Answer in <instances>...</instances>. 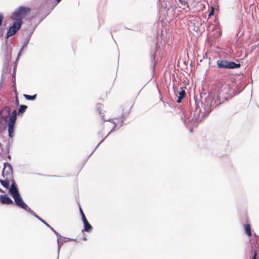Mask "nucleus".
<instances>
[{"mask_svg":"<svg viewBox=\"0 0 259 259\" xmlns=\"http://www.w3.org/2000/svg\"><path fill=\"white\" fill-rule=\"evenodd\" d=\"M18 109V116H22L26 112L28 106L25 105H20Z\"/></svg>","mask_w":259,"mask_h":259,"instance_id":"nucleus-18","label":"nucleus"},{"mask_svg":"<svg viewBox=\"0 0 259 259\" xmlns=\"http://www.w3.org/2000/svg\"><path fill=\"white\" fill-rule=\"evenodd\" d=\"M15 104L17 106H19V100L18 97H15Z\"/></svg>","mask_w":259,"mask_h":259,"instance_id":"nucleus-36","label":"nucleus"},{"mask_svg":"<svg viewBox=\"0 0 259 259\" xmlns=\"http://www.w3.org/2000/svg\"><path fill=\"white\" fill-rule=\"evenodd\" d=\"M9 117H10V116H4L2 117H0V124L2 123V120H3L5 122H7V125H8V132H9ZM0 132H1V131H0Z\"/></svg>","mask_w":259,"mask_h":259,"instance_id":"nucleus-25","label":"nucleus"},{"mask_svg":"<svg viewBox=\"0 0 259 259\" xmlns=\"http://www.w3.org/2000/svg\"><path fill=\"white\" fill-rule=\"evenodd\" d=\"M13 88L14 89L16 88V82L13 83Z\"/></svg>","mask_w":259,"mask_h":259,"instance_id":"nucleus-45","label":"nucleus"},{"mask_svg":"<svg viewBox=\"0 0 259 259\" xmlns=\"http://www.w3.org/2000/svg\"><path fill=\"white\" fill-rule=\"evenodd\" d=\"M0 192L4 193V191L3 189H2L1 188H0Z\"/></svg>","mask_w":259,"mask_h":259,"instance_id":"nucleus-49","label":"nucleus"},{"mask_svg":"<svg viewBox=\"0 0 259 259\" xmlns=\"http://www.w3.org/2000/svg\"><path fill=\"white\" fill-rule=\"evenodd\" d=\"M38 24H38V22H37L36 24H35L34 25V26H33V27L32 28V29L31 30V31L29 32V33H31V35H32V34H33V32H34V30H35V29L36 28V27H37V26H38Z\"/></svg>","mask_w":259,"mask_h":259,"instance_id":"nucleus-31","label":"nucleus"},{"mask_svg":"<svg viewBox=\"0 0 259 259\" xmlns=\"http://www.w3.org/2000/svg\"><path fill=\"white\" fill-rule=\"evenodd\" d=\"M102 107H103V104H102L101 103H98L96 105L97 110L99 112V114H100V115L102 117V116H103V115L104 116V114L102 115V113L101 112V109H102Z\"/></svg>","mask_w":259,"mask_h":259,"instance_id":"nucleus-27","label":"nucleus"},{"mask_svg":"<svg viewBox=\"0 0 259 259\" xmlns=\"http://www.w3.org/2000/svg\"><path fill=\"white\" fill-rule=\"evenodd\" d=\"M99 137H103L104 133L103 131L101 130V131H99L98 133Z\"/></svg>","mask_w":259,"mask_h":259,"instance_id":"nucleus-39","label":"nucleus"},{"mask_svg":"<svg viewBox=\"0 0 259 259\" xmlns=\"http://www.w3.org/2000/svg\"><path fill=\"white\" fill-rule=\"evenodd\" d=\"M82 240H84V241H87V238L86 237H83L82 238Z\"/></svg>","mask_w":259,"mask_h":259,"instance_id":"nucleus-48","label":"nucleus"},{"mask_svg":"<svg viewBox=\"0 0 259 259\" xmlns=\"http://www.w3.org/2000/svg\"><path fill=\"white\" fill-rule=\"evenodd\" d=\"M49 228L55 233V234L57 236V238L60 237L61 235H60L59 233L57 232L53 227L51 226Z\"/></svg>","mask_w":259,"mask_h":259,"instance_id":"nucleus-29","label":"nucleus"},{"mask_svg":"<svg viewBox=\"0 0 259 259\" xmlns=\"http://www.w3.org/2000/svg\"><path fill=\"white\" fill-rule=\"evenodd\" d=\"M70 241H77L76 239L70 238Z\"/></svg>","mask_w":259,"mask_h":259,"instance_id":"nucleus-47","label":"nucleus"},{"mask_svg":"<svg viewBox=\"0 0 259 259\" xmlns=\"http://www.w3.org/2000/svg\"><path fill=\"white\" fill-rule=\"evenodd\" d=\"M181 90L176 92V94L178 96L179 99L177 100L178 103H180L182 99H183L186 96V92L185 90L182 88H180Z\"/></svg>","mask_w":259,"mask_h":259,"instance_id":"nucleus-13","label":"nucleus"},{"mask_svg":"<svg viewBox=\"0 0 259 259\" xmlns=\"http://www.w3.org/2000/svg\"><path fill=\"white\" fill-rule=\"evenodd\" d=\"M61 1V0H45L44 2L50 6L52 9H54L56 6Z\"/></svg>","mask_w":259,"mask_h":259,"instance_id":"nucleus-14","label":"nucleus"},{"mask_svg":"<svg viewBox=\"0 0 259 259\" xmlns=\"http://www.w3.org/2000/svg\"><path fill=\"white\" fill-rule=\"evenodd\" d=\"M32 36V35L31 33H28L27 37H26L24 42H23V44L22 45V49H24L27 47L28 44H29V40Z\"/></svg>","mask_w":259,"mask_h":259,"instance_id":"nucleus-24","label":"nucleus"},{"mask_svg":"<svg viewBox=\"0 0 259 259\" xmlns=\"http://www.w3.org/2000/svg\"><path fill=\"white\" fill-rule=\"evenodd\" d=\"M201 21V19L199 17H196L195 19L190 21V24L189 27L193 32L196 33V34H199L200 32V31L199 27L198 26H196L195 23L196 22L200 23Z\"/></svg>","mask_w":259,"mask_h":259,"instance_id":"nucleus-8","label":"nucleus"},{"mask_svg":"<svg viewBox=\"0 0 259 259\" xmlns=\"http://www.w3.org/2000/svg\"><path fill=\"white\" fill-rule=\"evenodd\" d=\"M213 13H214V9H213V8H212V10H211V12H210V13H209V15H208V17H210V16H211V15H213Z\"/></svg>","mask_w":259,"mask_h":259,"instance_id":"nucleus-42","label":"nucleus"},{"mask_svg":"<svg viewBox=\"0 0 259 259\" xmlns=\"http://www.w3.org/2000/svg\"><path fill=\"white\" fill-rule=\"evenodd\" d=\"M7 158H8L9 160H11V158H12L10 154H8V155H7Z\"/></svg>","mask_w":259,"mask_h":259,"instance_id":"nucleus-46","label":"nucleus"},{"mask_svg":"<svg viewBox=\"0 0 259 259\" xmlns=\"http://www.w3.org/2000/svg\"><path fill=\"white\" fill-rule=\"evenodd\" d=\"M23 50H24V49H22V47L20 50L19 51V52L18 53V55H17V57L16 58V61L19 60V58L21 56Z\"/></svg>","mask_w":259,"mask_h":259,"instance_id":"nucleus-30","label":"nucleus"},{"mask_svg":"<svg viewBox=\"0 0 259 259\" xmlns=\"http://www.w3.org/2000/svg\"><path fill=\"white\" fill-rule=\"evenodd\" d=\"M131 108H132V107H128V108L127 109H125V108L122 109V114L121 116V118L125 119L128 116V115L130 113V111H131Z\"/></svg>","mask_w":259,"mask_h":259,"instance_id":"nucleus-20","label":"nucleus"},{"mask_svg":"<svg viewBox=\"0 0 259 259\" xmlns=\"http://www.w3.org/2000/svg\"><path fill=\"white\" fill-rule=\"evenodd\" d=\"M6 150L7 153H9L10 152V144L9 143H7V144L6 146Z\"/></svg>","mask_w":259,"mask_h":259,"instance_id":"nucleus-34","label":"nucleus"},{"mask_svg":"<svg viewBox=\"0 0 259 259\" xmlns=\"http://www.w3.org/2000/svg\"><path fill=\"white\" fill-rule=\"evenodd\" d=\"M244 230L245 233L249 237H250L252 235L251 231V226L249 224L244 225Z\"/></svg>","mask_w":259,"mask_h":259,"instance_id":"nucleus-23","label":"nucleus"},{"mask_svg":"<svg viewBox=\"0 0 259 259\" xmlns=\"http://www.w3.org/2000/svg\"><path fill=\"white\" fill-rule=\"evenodd\" d=\"M4 31H5L4 28H0V37H2L3 35Z\"/></svg>","mask_w":259,"mask_h":259,"instance_id":"nucleus-38","label":"nucleus"},{"mask_svg":"<svg viewBox=\"0 0 259 259\" xmlns=\"http://www.w3.org/2000/svg\"><path fill=\"white\" fill-rule=\"evenodd\" d=\"M256 257H257V252L256 250H254L253 252V255L252 259H257Z\"/></svg>","mask_w":259,"mask_h":259,"instance_id":"nucleus-37","label":"nucleus"},{"mask_svg":"<svg viewBox=\"0 0 259 259\" xmlns=\"http://www.w3.org/2000/svg\"><path fill=\"white\" fill-rule=\"evenodd\" d=\"M125 119H123V118H121V120H120V127H121L123 126V123H124V120Z\"/></svg>","mask_w":259,"mask_h":259,"instance_id":"nucleus-40","label":"nucleus"},{"mask_svg":"<svg viewBox=\"0 0 259 259\" xmlns=\"http://www.w3.org/2000/svg\"><path fill=\"white\" fill-rule=\"evenodd\" d=\"M69 241H70V238L63 237L61 235L60 236V237L57 238V242L58 255H59L60 250L62 245L64 243L68 242ZM58 257H59V256H58ZM57 259H58V258Z\"/></svg>","mask_w":259,"mask_h":259,"instance_id":"nucleus-9","label":"nucleus"},{"mask_svg":"<svg viewBox=\"0 0 259 259\" xmlns=\"http://www.w3.org/2000/svg\"><path fill=\"white\" fill-rule=\"evenodd\" d=\"M10 182L11 183V188L9 189V194L10 195H13V194H16L19 193L18 187L15 181L14 178L10 179Z\"/></svg>","mask_w":259,"mask_h":259,"instance_id":"nucleus-11","label":"nucleus"},{"mask_svg":"<svg viewBox=\"0 0 259 259\" xmlns=\"http://www.w3.org/2000/svg\"><path fill=\"white\" fill-rule=\"evenodd\" d=\"M217 64L219 68L235 69L240 67V64H237L234 62L228 61L226 60H218Z\"/></svg>","mask_w":259,"mask_h":259,"instance_id":"nucleus-6","label":"nucleus"},{"mask_svg":"<svg viewBox=\"0 0 259 259\" xmlns=\"http://www.w3.org/2000/svg\"><path fill=\"white\" fill-rule=\"evenodd\" d=\"M11 196L14 199V203L17 207L24 209L29 213L33 211L24 201L20 192L16 194H13V195Z\"/></svg>","mask_w":259,"mask_h":259,"instance_id":"nucleus-3","label":"nucleus"},{"mask_svg":"<svg viewBox=\"0 0 259 259\" xmlns=\"http://www.w3.org/2000/svg\"><path fill=\"white\" fill-rule=\"evenodd\" d=\"M31 11V9L29 7L21 6L13 12L11 19L23 22V20L30 14Z\"/></svg>","mask_w":259,"mask_h":259,"instance_id":"nucleus-2","label":"nucleus"},{"mask_svg":"<svg viewBox=\"0 0 259 259\" xmlns=\"http://www.w3.org/2000/svg\"><path fill=\"white\" fill-rule=\"evenodd\" d=\"M0 147H1V148H2V144H1V143H0Z\"/></svg>","mask_w":259,"mask_h":259,"instance_id":"nucleus-50","label":"nucleus"},{"mask_svg":"<svg viewBox=\"0 0 259 259\" xmlns=\"http://www.w3.org/2000/svg\"><path fill=\"white\" fill-rule=\"evenodd\" d=\"M30 214L34 216L35 218H37L38 220H39L41 223L45 224L48 228H50L51 227V226L46 221H45L39 216H38L34 211H32Z\"/></svg>","mask_w":259,"mask_h":259,"instance_id":"nucleus-19","label":"nucleus"},{"mask_svg":"<svg viewBox=\"0 0 259 259\" xmlns=\"http://www.w3.org/2000/svg\"><path fill=\"white\" fill-rule=\"evenodd\" d=\"M23 97L25 99L28 101H34L36 99L37 94L33 95H29L27 94H24Z\"/></svg>","mask_w":259,"mask_h":259,"instance_id":"nucleus-21","label":"nucleus"},{"mask_svg":"<svg viewBox=\"0 0 259 259\" xmlns=\"http://www.w3.org/2000/svg\"><path fill=\"white\" fill-rule=\"evenodd\" d=\"M111 133H110V132L108 134V135L104 138L97 145V146L96 147V148H95V149L93 151V152L89 155V156H88V159L89 158V157L90 156H91V155L93 154V153L96 151V150L98 148V147L99 146V145L102 143L106 139V138L111 134Z\"/></svg>","mask_w":259,"mask_h":259,"instance_id":"nucleus-26","label":"nucleus"},{"mask_svg":"<svg viewBox=\"0 0 259 259\" xmlns=\"http://www.w3.org/2000/svg\"><path fill=\"white\" fill-rule=\"evenodd\" d=\"M52 177H57L55 175H54V176H52Z\"/></svg>","mask_w":259,"mask_h":259,"instance_id":"nucleus-52","label":"nucleus"},{"mask_svg":"<svg viewBox=\"0 0 259 259\" xmlns=\"http://www.w3.org/2000/svg\"><path fill=\"white\" fill-rule=\"evenodd\" d=\"M81 217L83 223L87 222V221H88L85 215H81Z\"/></svg>","mask_w":259,"mask_h":259,"instance_id":"nucleus-35","label":"nucleus"},{"mask_svg":"<svg viewBox=\"0 0 259 259\" xmlns=\"http://www.w3.org/2000/svg\"><path fill=\"white\" fill-rule=\"evenodd\" d=\"M83 229L82 230V232L84 231L88 233H90L92 232L93 230V227L88 221H87V222L83 223Z\"/></svg>","mask_w":259,"mask_h":259,"instance_id":"nucleus-16","label":"nucleus"},{"mask_svg":"<svg viewBox=\"0 0 259 259\" xmlns=\"http://www.w3.org/2000/svg\"><path fill=\"white\" fill-rule=\"evenodd\" d=\"M6 128V126H4V129H5Z\"/></svg>","mask_w":259,"mask_h":259,"instance_id":"nucleus-51","label":"nucleus"},{"mask_svg":"<svg viewBox=\"0 0 259 259\" xmlns=\"http://www.w3.org/2000/svg\"><path fill=\"white\" fill-rule=\"evenodd\" d=\"M102 119L103 120L105 121H110L114 124V126H113V128L110 131V133H112L114 132L115 130V128L117 126L116 123L112 120V119L109 118V119H106L105 117H104V115L102 116Z\"/></svg>","mask_w":259,"mask_h":259,"instance_id":"nucleus-22","label":"nucleus"},{"mask_svg":"<svg viewBox=\"0 0 259 259\" xmlns=\"http://www.w3.org/2000/svg\"><path fill=\"white\" fill-rule=\"evenodd\" d=\"M78 206H79V212H80V215L81 216V215H85V214L84 213L83 210L79 204H78Z\"/></svg>","mask_w":259,"mask_h":259,"instance_id":"nucleus-32","label":"nucleus"},{"mask_svg":"<svg viewBox=\"0 0 259 259\" xmlns=\"http://www.w3.org/2000/svg\"><path fill=\"white\" fill-rule=\"evenodd\" d=\"M14 94L15 95V97H18V93L17 92V89L16 88H15L14 89Z\"/></svg>","mask_w":259,"mask_h":259,"instance_id":"nucleus-41","label":"nucleus"},{"mask_svg":"<svg viewBox=\"0 0 259 259\" xmlns=\"http://www.w3.org/2000/svg\"><path fill=\"white\" fill-rule=\"evenodd\" d=\"M2 176L5 178V176L8 177L9 178H14L13 177V167L9 162H5L4 163V168L2 171Z\"/></svg>","mask_w":259,"mask_h":259,"instance_id":"nucleus-7","label":"nucleus"},{"mask_svg":"<svg viewBox=\"0 0 259 259\" xmlns=\"http://www.w3.org/2000/svg\"><path fill=\"white\" fill-rule=\"evenodd\" d=\"M11 108L8 106H5L0 109V117L4 116H10Z\"/></svg>","mask_w":259,"mask_h":259,"instance_id":"nucleus-12","label":"nucleus"},{"mask_svg":"<svg viewBox=\"0 0 259 259\" xmlns=\"http://www.w3.org/2000/svg\"><path fill=\"white\" fill-rule=\"evenodd\" d=\"M0 183L3 187L8 189L10 184V178H9L8 177H6L5 180L0 179Z\"/></svg>","mask_w":259,"mask_h":259,"instance_id":"nucleus-17","label":"nucleus"},{"mask_svg":"<svg viewBox=\"0 0 259 259\" xmlns=\"http://www.w3.org/2000/svg\"><path fill=\"white\" fill-rule=\"evenodd\" d=\"M53 10V9L43 2L38 8L34 10L32 19L40 16V19L38 22V24H39L50 14Z\"/></svg>","mask_w":259,"mask_h":259,"instance_id":"nucleus-1","label":"nucleus"},{"mask_svg":"<svg viewBox=\"0 0 259 259\" xmlns=\"http://www.w3.org/2000/svg\"><path fill=\"white\" fill-rule=\"evenodd\" d=\"M179 4H178L177 6L175 7V9L179 8H182L183 10H185V7L187 8H189V5L188 4V3L185 0H178Z\"/></svg>","mask_w":259,"mask_h":259,"instance_id":"nucleus-15","label":"nucleus"},{"mask_svg":"<svg viewBox=\"0 0 259 259\" xmlns=\"http://www.w3.org/2000/svg\"><path fill=\"white\" fill-rule=\"evenodd\" d=\"M16 66H14V68H13V74H15L16 75Z\"/></svg>","mask_w":259,"mask_h":259,"instance_id":"nucleus-44","label":"nucleus"},{"mask_svg":"<svg viewBox=\"0 0 259 259\" xmlns=\"http://www.w3.org/2000/svg\"><path fill=\"white\" fill-rule=\"evenodd\" d=\"M4 19V15L2 13H0V26L2 25Z\"/></svg>","mask_w":259,"mask_h":259,"instance_id":"nucleus-33","label":"nucleus"},{"mask_svg":"<svg viewBox=\"0 0 259 259\" xmlns=\"http://www.w3.org/2000/svg\"><path fill=\"white\" fill-rule=\"evenodd\" d=\"M18 116V110L14 109L10 113L9 123V137L13 138L14 137L16 128L17 116Z\"/></svg>","mask_w":259,"mask_h":259,"instance_id":"nucleus-4","label":"nucleus"},{"mask_svg":"<svg viewBox=\"0 0 259 259\" xmlns=\"http://www.w3.org/2000/svg\"><path fill=\"white\" fill-rule=\"evenodd\" d=\"M12 25H11L6 33V38L15 34L21 28L23 22L19 21L17 20H13Z\"/></svg>","mask_w":259,"mask_h":259,"instance_id":"nucleus-5","label":"nucleus"},{"mask_svg":"<svg viewBox=\"0 0 259 259\" xmlns=\"http://www.w3.org/2000/svg\"><path fill=\"white\" fill-rule=\"evenodd\" d=\"M13 83L16 82V75L13 74V79H12Z\"/></svg>","mask_w":259,"mask_h":259,"instance_id":"nucleus-43","label":"nucleus"},{"mask_svg":"<svg viewBox=\"0 0 259 259\" xmlns=\"http://www.w3.org/2000/svg\"><path fill=\"white\" fill-rule=\"evenodd\" d=\"M228 84H223L219 89L220 92H223V91H225V90L226 89H228Z\"/></svg>","mask_w":259,"mask_h":259,"instance_id":"nucleus-28","label":"nucleus"},{"mask_svg":"<svg viewBox=\"0 0 259 259\" xmlns=\"http://www.w3.org/2000/svg\"><path fill=\"white\" fill-rule=\"evenodd\" d=\"M0 202L3 204L11 205L14 204L13 200L6 194L0 195Z\"/></svg>","mask_w":259,"mask_h":259,"instance_id":"nucleus-10","label":"nucleus"}]
</instances>
